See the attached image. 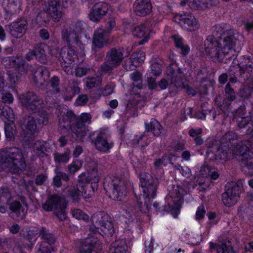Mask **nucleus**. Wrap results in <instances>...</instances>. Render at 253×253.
I'll return each mask as SVG.
<instances>
[{
    "mask_svg": "<svg viewBox=\"0 0 253 253\" xmlns=\"http://www.w3.org/2000/svg\"><path fill=\"white\" fill-rule=\"evenodd\" d=\"M91 118L90 114L82 113L80 116H77L72 112L68 111L62 118V126L64 128L69 127L72 132V141H83V138L88 130L86 124L90 123Z\"/></svg>",
    "mask_w": 253,
    "mask_h": 253,
    "instance_id": "f03ea898",
    "label": "nucleus"
},
{
    "mask_svg": "<svg viewBox=\"0 0 253 253\" xmlns=\"http://www.w3.org/2000/svg\"><path fill=\"white\" fill-rule=\"evenodd\" d=\"M132 33L134 37L141 39L139 41V44H143L147 42L150 38V30L144 24L135 27Z\"/></svg>",
    "mask_w": 253,
    "mask_h": 253,
    "instance_id": "393cba45",
    "label": "nucleus"
},
{
    "mask_svg": "<svg viewBox=\"0 0 253 253\" xmlns=\"http://www.w3.org/2000/svg\"><path fill=\"white\" fill-rule=\"evenodd\" d=\"M248 60H250L248 59V60H246L245 62V64H238L237 66H233L231 67L229 69V75L230 76L229 81L230 82H231L232 83H235L239 82H244V81H241L239 80L238 77V75L239 73V68L241 66L243 65H245L246 62H248Z\"/></svg>",
    "mask_w": 253,
    "mask_h": 253,
    "instance_id": "a19ab883",
    "label": "nucleus"
},
{
    "mask_svg": "<svg viewBox=\"0 0 253 253\" xmlns=\"http://www.w3.org/2000/svg\"><path fill=\"white\" fill-rule=\"evenodd\" d=\"M31 66L28 63H26L21 67L15 69L13 73H9V81L11 85L14 84L22 76L26 75L30 68Z\"/></svg>",
    "mask_w": 253,
    "mask_h": 253,
    "instance_id": "bb28decb",
    "label": "nucleus"
},
{
    "mask_svg": "<svg viewBox=\"0 0 253 253\" xmlns=\"http://www.w3.org/2000/svg\"><path fill=\"white\" fill-rule=\"evenodd\" d=\"M241 165L243 170L247 172V169H253V157L249 155H245L241 158Z\"/></svg>",
    "mask_w": 253,
    "mask_h": 253,
    "instance_id": "09e8293b",
    "label": "nucleus"
},
{
    "mask_svg": "<svg viewBox=\"0 0 253 253\" xmlns=\"http://www.w3.org/2000/svg\"><path fill=\"white\" fill-rule=\"evenodd\" d=\"M108 41L109 39L105 30L98 28L94 32L92 39V49L93 54L97 59L100 58L101 59L103 57V53H98L97 52L100 49L107 45Z\"/></svg>",
    "mask_w": 253,
    "mask_h": 253,
    "instance_id": "f8f14e48",
    "label": "nucleus"
},
{
    "mask_svg": "<svg viewBox=\"0 0 253 253\" xmlns=\"http://www.w3.org/2000/svg\"><path fill=\"white\" fill-rule=\"evenodd\" d=\"M140 186L142 189L143 195H139L137 190H133L137 204L140 211L146 212L151 206V199L154 198L159 184L157 178H154L148 172H143L139 174Z\"/></svg>",
    "mask_w": 253,
    "mask_h": 253,
    "instance_id": "f257e3e1",
    "label": "nucleus"
},
{
    "mask_svg": "<svg viewBox=\"0 0 253 253\" xmlns=\"http://www.w3.org/2000/svg\"><path fill=\"white\" fill-rule=\"evenodd\" d=\"M127 182L120 177L107 176L103 186L107 195L115 201H121L126 196Z\"/></svg>",
    "mask_w": 253,
    "mask_h": 253,
    "instance_id": "20e7f679",
    "label": "nucleus"
},
{
    "mask_svg": "<svg viewBox=\"0 0 253 253\" xmlns=\"http://www.w3.org/2000/svg\"><path fill=\"white\" fill-rule=\"evenodd\" d=\"M15 125L14 121L5 122L4 132L5 137L7 141H14L15 140L14 133L15 132Z\"/></svg>",
    "mask_w": 253,
    "mask_h": 253,
    "instance_id": "4c0bfd02",
    "label": "nucleus"
},
{
    "mask_svg": "<svg viewBox=\"0 0 253 253\" xmlns=\"http://www.w3.org/2000/svg\"><path fill=\"white\" fill-rule=\"evenodd\" d=\"M212 33L215 36L220 38L221 39V37H224L225 33H227L229 30H225L224 27L220 25L217 24L214 26L212 28Z\"/></svg>",
    "mask_w": 253,
    "mask_h": 253,
    "instance_id": "5fc2aeb1",
    "label": "nucleus"
},
{
    "mask_svg": "<svg viewBox=\"0 0 253 253\" xmlns=\"http://www.w3.org/2000/svg\"><path fill=\"white\" fill-rule=\"evenodd\" d=\"M44 11L55 22H59L63 16L62 7H68L66 0H44Z\"/></svg>",
    "mask_w": 253,
    "mask_h": 253,
    "instance_id": "9d476101",
    "label": "nucleus"
},
{
    "mask_svg": "<svg viewBox=\"0 0 253 253\" xmlns=\"http://www.w3.org/2000/svg\"><path fill=\"white\" fill-rule=\"evenodd\" d=\"M91 184H85L81 179L78 181L77 186H67L66 188L67 191L68 193V196L70 197L73 202L78 203L79 202L80 193H86L85 189L88 187H90L92 189V191L94 192L98 187V183L90 182Z\"/></svg>",
    "mask_w": 253,
    "mask_h": 253,
    "instance_id": "4468645a",
    "label": "nucleus"
},
{
    "mask_svg": "<svg viewBox=\"0 0 253 253\" xmlns=\"http://www.w3.org/2000/svg\"><path fill=\"white\" fill-rule=\"evenodd\" d=\"M124 49L120 47H113L106 53L103 63L100 67V71L103 74H110L118 68L124 59Z\"/></svg>",
    "mask_w": 253,
    "mask_h": 253,
    "instance_id": "0eeeda50",
    "label": "nucleus"
},
{
    "mask_svg": "<svg viewBox=\"0 0 253 253\" xmlns=\"http://www.w3.org/2000/svg\"><path fill=\"white\" fill-rule=\"evenodd\" d=\"M226 188L225 192L232 194L238 198L240 191L239 182L237 183L234 181L229 182L226 185Z\"/></svg>",
    "mask_w": 253,
    "mask_h": 253,
    "instance_id": "37998d69",
    "label": "nucleus"
},
{
    "mask_svg": "<svg viewBox=\"0 0 253 253\" xmlns=\"http://www.w3.org/2000/svg\"><path fill=\"white\" fill-rule=\"evenodd\" d=\"M38 125H47L48 123V115L44 110H39L37 114H33Z\"/></svg>",
    "mask_w": 253,
    "mask_h": 253,
    "instance_id": "49530a36",
    "label": "nucleus"
},
{
    "mask_svg": "<svg viewBox=\"0 0 253 253\" xmlns=\"http://www.w3.org/2000/svg\"><path fill=\"white\" fill-rule=\"evenodd\" d=\"M73 216L78 219H83L84 221H88L89 220V216L86 214L84 213L80 209H74L72 211Z\"/></svg>",
    "mask_w": 253,
    "mask_h": 253,
    "instance_id": "bf43d9fd",
    "label": "nucleus"
},
{
    "mask_svg": "<svg viewBox=\"0 0 253 253\" xmlns=\"http://www.w3.org/2000/svg\"><path fill=\"white\" fill-rule=\"evenodd\" d=\"M145 59V54L142 51L137 52L126 61V70H133L134 68L143 63Z\"/></svg>",
    "mask_w": 253,
    "mask_h": 253,
    "instance_id": "cd10ccee",
    "label": "nucleus"
},
{
    "mask_svg": "<svg viewBox=\"0 0 253 253\" xmlns=\"http://www.w3.org/2000/svg\"><path fill=\"white\" fill-rule=\"evenodd\" d=\"M173 19L188 31H195L199 27L198 20L191 13L177 14L174 16Z\"/></svg>",
    "mask_w": 253,
    "mask_h": 253,
    "instance_id": "ddd939ff",
    "label": "nucleus"
},
{
    "mask_svg": "<svg viewBox=\"0 0 253 253\" xmlns=\"http://www.w3.org/2000/svg\"><path fill=\"white\" fill-rule=\"evenodd\" d=\"M0 115L5 123L14 121V114L13 110L9 106L3 103H0Z\"/></svg>",
    "mask_w": 253,
    "mask_h": 253,
    "instance_id": "72a5a7b5",
    "label": "nucleus"
},
{
    "mask_svg": "<svg viewBox=\"0 0 253 253\" xmlns=\"http://www.w3.org/2000/svg\"><path fill=\"white\" fill-rule=\"evenodd\" d=\"M147 131L152 132L155 136H159L164 132V129L160 123L156 120L152 119L149 123L145 124Z\"/></svg>",
    "mask_w": 253,
    "mask_h": 253,
    "instance_id": "473e14b6",
    "label": "nucleus"
},
{
    "mask_svg": "<svg viewBox=\"0 0 253 253\" xmlns=\"http://www.w3.org/2000/svg\"><path fill=\"white\" fill-rule=\"evenodd\" d=\"M238 200V198L233 195L224 192L222 195V201L223 204L228 207L234 205Z\"/></svg>",
    "mask_w": 253,
    "mask_h": 253,
    "instance_id": "8fccbe9b",
    "label": "nucleus"
},
{
    "mask_svg": "<svg viewBox=\"0 0 253 253\" xmlns=\"http://www.w3.org/2000/svg\"><path fill=\"white\" fill-rule=\"evenodd\" d=\"M66 206L65 199L59 196L53 195L49 196L46 202L42 205L45 211H54V214L60 221L65 220L67 216L65 209Z\"/></svg>",
    "mask_w": 253,
    "mask_h": 253,
    "instance_id": "1a4fd4ad",
    "label": "nucleus"
},
{
    "mask_svg": "<svg viewBox=\"0 0 253 253\" xmlns=\"http://www.w3.org/2000/svg\"><path fill=\"white\" fill-rule=\"evenodd\" d=\"M14 69L22 66L27 63L24 58L22 56H17L11 60Z\"/></svg>",
    "mask_w": 253,
    "mask_h": 253,
    "instance_id": "680f3d73",
    "label": "nucleus"
},
{
    "mask_svg": "<svg viewBox=\"0 0 253 253\" xmlns=\"http://www.w3.org/2000/svg\"><path fill=\"white\" fill-rule=\"evenodd\" d=\"M13 198L8 188H2L0 190V202L2 203L8 204V201H11Z\"/></svg>",
    "mask_w": 253,
    "mask_h": 253,
    "instance_id": "603ef678",
    "label": "nucleus"
},
{
    "mask_svg": "<svg viewBox=\"0 0 253 253\" xmlns=\"http://www.w3.org/2000/svg\"><path fill=\"white\" fill-rule=\"evenodd\" d=\"M7 205L10 211L9 214L13 218L20 220L24 217L26 211L19 201L13 199L11 201H8Z\"/></svg>",
    "mask_w": 253,
    "mask_h": 253,
    "instance_id": "412c9836",
    "label": "nucleus"
},
{
    "mask_svg": "<svg viewBox=\"0 0 253 253\" xmlns=\"http://www.w3.org/2000/svg\"><path fill=\"white\" fill-rule=\"evenodd\" d=\"M19 10V5L15 3V1L9 3L6 10V13L5 16L6 20L10 19V16H9V14H15Z\"/></svg>",
    "mask_w": 253,
    "mask_h": 253,
    "instance_id": "864d4df0",
    "label": "nucleus"
},
{
    "mask_svg": "<svg viewBox=\"0 0 253 253\" xmlns=\"http://www.w3.org/2000/svg\"><path fill=\"white\" fill-rule=\"evenodd\" d=\"M77 57L75 48L71 46L63 47L59 53V60L62 66H66V63H72Z\"/></svg>",
    "mask_w": 253,
    "mask_h": 253,
    "instance_id": "4be33fe9",
    "label": "nucleus"
},
{
    "mask_svg": "<svg viewBox=\"0 0 253 253\" xmlns=\"http://www.w3.org/2000/svg\"><path fill=\"white\" fill-rule=\"evenodd\" d=\"M32 73L33 82L38 87L42 86L44 83L48 80L50 76L49 70L43 66L33 69Z\"/></svg>",
    "mask_w": 253,
    "mask_h": 253,
    "instance_id": "aec40b11",
    "label": "nucleus"
},
{
    "mask_svg": "<svg viewBox=\"0 0 253 253\" xmlns=\"http://www.w3.org/2000/svg\"><path fill=\"white\" fill-rule=\"evenodd\" d=\"M88 175L87 176V180L88 183H98L100 176L98 173L97 166L94 165L90 166L88 170Z\"/></svg>",
    "mask_w": 253,
    "mask_h": 253,
    "instance_id": "58836bf2",
    "label": "nucleus"
},
{
    "mask_svg": "<svg viewBox=\"0 0 253 253\" xmlns=\"http://www.w3.org/2000/svg\"><path fill=\"white\" fill-rule=\"evenodd\" d=\"M216 251L217 253H234L233 248L229 244H222L217 246Z\"/></svg>",
    "mask_w": 253,
    "mask_h": 253,
    "instance_id": "052dcab7",
    "label": "nucleus"
},
{
    "mask_svg": "<svg viewBox=\"0 0 253 253\" xmlns=\"http://www.w3.org/2000/svg\"><path fill=\"white\" fill-rule=\"evenodd\" d=\"M239 35L232 29L225 33L224 37L219 40L220 48L223 55V62L228 63L237 58V54L234 47L238 40Z\"/></svg>",
    "mask_w": 253,
    "mask_h": 253,
    "instance_id": "39448f33",
    "label": "nucleus"
},
{
    "mask_svg": "<svg viewBox=\"0 0 253 253\" xmlns=\"http://www.w3.org/2000/svg\"><path fill=\"white\" fill-rule=\"evenodd\" d=\"M53 157L56 163L58 164L66 163L70 159V151L69 150H67L62 153L55 152L53 154Z\"/></svg>",
    "mask_w": 253,
    "mask_h": 253,
    "instance_id": "a18cd8bd",
    "label": "nucleus"
},
{
    "mask_svg": "<svg viewBox=\"0 0 253 253\" xmlns=\"http://www.w3.org/2000/svg\"><path fill=\"white\" fill-rule=\"evenodd\" d=\"M39 233L40 236L43 240L41 243H45V247H49V249L54 250V248L52 246L55 244L56 241L55 236L49 233L44 227H42L40 229Z\"/></svg>",
    "mask_w": 253,
    "mask_h": 253,
    "instance_id": "c756f323",
    "label": "nucleus"
},
{
    "mask_svg": "<svg viewBox=\"0 0 253 253\" xmlns=\"http://www.w3.org/2000/svg\"><path fill=\"white\" fill-rule=\"evenodd\" d=\"M48 83L49 87L46 88L45 91V94L47 96H51L60 92V79L58 76H54Z\"/></svg>",
    "mask_w": 253,
    "mask_h": 253,
    "instance_id": "7c9ffc66",
    "label": "nucleus"
},
{
    "mask_svg": "<svg viewBox=\"0 0 253 253\" xmlns=\"http://www.w3.org/2000/svg\"><path fill=\"white\" fill-rule=\"evenodd\" d=\"M3 165L9 168L13 173L22 172L25 169L26 163L21 149L17 147L9 148Z\"/></svg>",
    "mask_w": 253,
    "mask_h": 253,
    "instance_id": "6e6552de",
    "label": "nucleus"
},
{
    "mask_svg": "<svg viewBox=\"0 0 253 253\" xmlns=\"http://www.w3.org/2000/svg\"><path fill=\"white\" fill-rule=\"evenodd\" d=\"M91 225L89 231L93 234L99 233L112 236L114 233L113 224L109 214L101 211L94 213L91 217Z\"/></svg>",
    "mask_w": 253,
    "mask_h": 253,
    "instance_id": "7ed1b4c3",
    "label": "nucleus"
},
{
    "mask_svg": "<svg viewBox=\"0 0 253 253\" xmlns=\"http://www.w3.org/2000/svg\"><path fill=\"white\" fill-rule=\"evenodd\" d=\"M94 133H92L89 136V139L92 141V142L95 145V148L98 151L102 152H107L112 147L113 143H109L107 139L101 133L97 134L96 137L92 139V135Z\"/></svg>",
    "mask_w": 253,
    "mask_h": 253,
    "instance_id": "5701e85b",
    "label": "nucleus"
},
{
    "mask_svg": "<svg viewBox=\"0 0 253 253\" xmlns=\"http://www.w3.org/2000/svg\"><path fill=\"white\" fill-rule=\"evenodd\" d=\"M100 246L99 241H95L83 245L80 250V253H97V248Z\"/></svg>",
    "mask_w": 253,
    "mask_h": 253,
    "instance_id": "c03bdc74",
    "label": "nucleus"
},
{
    "mask_svg": "<svg viewBox=\"0 0 253 253\" xmlns=\"http://www.w3.org/2000/svg\"><path fill=\"white\" fill-rule=\"evenodd\" d=\"M78 38V34L74 29L71 28L63 29L62 31V39L68 44L76 42Z\"/></svg>",
    "mask_w": 253,
    "mask_h": 253,
    "instance_id": "c9c22d12",
    "label": "nucleus"
},
{
    "mask_svg": "<svg viewBox=\"0 0 253 253\" xmlns=\"http://www.w3.org/2000/svg\"><path fill=\"white\" fill-rule=\"evenodd\" d=\"M235 121L238 127L240 128H245L247 125H249L252 121L251 117L246 116L243 118H238Z\"/></svg>",
    "mask_w": 253,
    "mask_h": 253,
    "instance_id": "4d7b16f0",
    "label": "nucleus"
},
{
    "mask_svg": "<svg viewBox=\"0 0 253 253\" xmlns=\"http://www.w3.org/2000/svg\"><path fill=\"white\" fill-rule=\"evenodd\" d=\"M9 34L15 38H21L26 32L28 21L24 18L18 19L6 26Z\"/></svg>",
    "mask_w": 253,
    "mask_h": 253,
    "instance_id": "dca6fc26",
    "label": "nucleus"
},
{
    "mask_svg": "<svg viewBox=\"0 0 253 253\" xmlns=\"http://www.w3.org/2000/svg\"><path fill=\"white\" fill-rule=\"evenodd\" d=\"M101 81L98 77L88 78L86 80V85L89 88H92L100 85Z\"/></svg>",
    "mask_w": 253,
    "mask_h": 253,
    "instance_id": "13d9d810",
    "label": "nucleus"
},
{
    "mask_svg": "<svg viewBox=\"0 0 253 253\" xmlns=\"http://www.w3.org/2000/svg\"><path fill=\"white\" fill-rule=\"evenodd\" d=\"M172 38L174 42L175 46L181 49V53L184 56L188 54L190 48L187 45L183 43L182 38L178 35L172 36Z\"/></svg>",
    "mask_w": 253,
    "mask_h": 253,
    "instance_id": "ea45409f",
    "label": "nucleus"
},
{
    "mask_svg": "<svg viewBox=\"0 0 253 253\" xmlns=\"http://www.w3.org/2000/svg\"><path fill=\"white\" fill-rule=\"evenodd\" d=\"M55 176L53 179V185L56 187H60L62 185L61 179L66 182L70 179V177L68 174L65 172L56 170L55 171Z\"/></svg>",
    "mask_w": 253,
    "mask_h": 253,
    "instance_id": "79ce46f5",
    "label": "nucleus"
},
{
    "mask_svg": "<svg viewBox=\"0 0 253 253\" xmlns=\"http://www.w3.org/2000/svg\"><path fill=\"white\" fill-rule=\"evenodd\" d=\"M126 248L125 241L122 240H117L111 244L109 253H126Z\"/></svg>",
    "mask_w": 253,
    "mask_h": 253,
    "instance_id": "e433bc0d",
    "label": "nucleus"
},
{
    "mask_svg": "<svg viewBox=\"0 0 253 253\" xmlns=\"http://www.w3.org/2000/svg\"><path fill=\"white\" fill-rule=\"evenodd\" d=\"M48 143L45 141L38 140L33 145V150L35 153L39 157H44L47 156V146Z\"/></svg>",
    "mask_w": 253,
    "mask_h": 253,
    "instance_id": "f704fd0d",
    "label": "nucleus"
},
{
    "mask_svg": "<svg viewBox=\"0 0 253 253\" xmlns=\"http://www.w3.org/2000/svg\"><path fill=\"white\" fill-rule=\"evenodd\" d=\"M238 76L239 80L247 82L241 87L239 96L244 99L250 97L253 93V62L248 60L245 65L240 66Z\"/></svg>",
    "mask_w": 253,
    "mask_h": 253,
    "instance_id": "423d86ee",
    "label": "nucleus"
},
{
    "mask_svg": "<svg viewBox=\"0 0 253 253\" xmlns=\"http://www.w3.org/2000/svg\"><path fill=\"white\" fill-rule=\"evenodd\" d=\"M205 51L214 62H223L220 42L213 35L208 36L204 42Z\"/></svg>",
    "mask_w": 253,
    "mask_h": 253,
    "instance_id": "9b49d317",
    "label": "nucleus"
},
{
    "mask_svg": "<svg viewBox=\"0 0 253 253\" xmlns=\"http://www.w3.org/2000/svg\"><path fill=\"white\" fill-rule=\"evenodd\" d=\"M225 93L226 98L230 101L234 100L236 98V95L234 89L231 87L229 83H227L225 87Z\"/></svg>",
    "mask_w": 253,
    "mask_h": 253,
    "instance_id": "6e6d98bb",
    "label": "nucleus"
},
{
    "mask_svg": "<svg viewBox=\"0 0 253 253\" xmlns=\"http://www.w3.org/2000/svg\"><path fill=\"white\" fill-rule=\"evenodd\" d=\"M150 0H136L133 4L135 13L139 16H145L151 12Z\"/></svg>",
    "mask_w": 253,
    "mask_h": 253,
    "instance_id": "b1692460",
    "label": "nucleus"
},
{
    "mask_svg": "<svg viewBox=\"0 0 253 253\" xmlns=\"http://www.w3.org/2000/svg\"><path fill=\"white\" fill-rule=\"evenodd\" d=\"M151 73L155 76H159L162 73L161 65L157 62H154L151 66Z\"/></svg>",
    "mask_w": 253,
    "mask_h": 253,
    "instance_id": "0e129e2a",
    "label": "nucleus"
},
{
    "mask_svg": "<svg viewBox=\"0 0 253 253\" xmlns=\"http://www.w3.org/2000/svg\"><path fill=\"white\" fill-rule=\"evenodd\" d=\"M90 70L89 67H77L75 69V75L78 77H82L85 76Z\"/></svg>",
    "mask_w": 253,
    "mask_h": 253,
    "instance_id": "774afa93",
    "label": "nucleus"
},
{
    "mask_svg": "<svg viewBox=\"0 0 253 253\" xmlns=\"http://www.w3.org/2000/svg\"><path fill=\"white\" fill-rule=\"evenodd\" d=\"M1 93L2 94L1 99L3 104L8 103L10 104L13 102V97L9 92H4V90L3 89L0 90Z\"/></svg>",
    "mask_w": 253,
    "mask_h": 253,
    "instance_id": "e2e57ef3",
    "label": "nucleus"
},
{
    "mask_svg": "<svg viewBox=\"0 0 253 253\" xmlns=\"http://www.w3.org/2000/svg\"><path fill=\"white\" fill-rule=\"evenodd\" d=\"M22 105L27 110L34 111L43 103V100L34 92L29 91L22 94Z\"/></svg>",
    "mask_w": 253,
    "mask_h": 253,
    "instance_id": "f3484780",
    "label": "nucleus"
},
{
    "mask_svg": "<svg viewBox=\"0 0 253 253\" xmlns=\"http://www.w3.org/2000/svg\"><path fill=\"white\" fill-rule=\"evenodd\" d=\"M34 50L36 54V59L42 63H46L48 59L46 54V50L48 49L49 54H51V50L47 45L40 42L36 44L34 46Z\"/></svg>",
    "mask_w": 253,
    "mask_h": 253,
    "instance_id": "a878e982",
    "label": "nucleus"
},
{
    "mask_svg": "<svg viewBox=\"0 0 253 253\" xmlns=\"http://www.w3.org/2000/svg\"><path fill=\"white\" fill-rule=\"evenodd\" d=\"M38 124L33 114L30 115L27 118L26 123V129L31 132H36L38 131Z\"/></svg>",
    "mask_w": 253,
    "mask_h": 253,
    "instance_id": "de8ad7c7",
    "label": "nucleus"
},
{
    "mask_svg": "<svg viewBox=\"0 0 253 253\" xmlns=\"http://www.w3.org/2000/svg\"><path fill=\"white\" fill-rule=\"evenodd\" d=\"M81 167V164L79 161H74L68 166V170L70 173L74 174Z\"/></svg>",
    "mask_w": 253,
    "mask_h": 253,
    "instance_id": "338daca9",
    "label": "nucleus"
},
{
    "mask_svg": "<svg viewBox=\"0 0 253 253\" xmlns=\"http://www.w3.org/2000/svg\"><path fill=\"white\" fill-rule=\"evenodd\" d=\"M218 0H193L189 3L190 7L194 10H204L217 4Z\"/></svg>",
    "mask_w": 253,
    "mask_h": 253,
    "instance_id": "c85d7f7f",
    "label": "nucleus"
},
{
    "mask_svg": "<svg viewBox=\"0 0 253 253\" xmlns=\"http://www.w3.org/2000/svg\"><path fill=\"white\" fill-rule=\"evenodd\" d=\"M217 107L224 113H226L230 109L231 101L224 98L221 101H218L217 98L215 99Z\"/></svg>",
    "mask_w": 253,
    "mask_h": 253,
    "instance_id": "3c124183",
    "label": "nucleus"
},
{
    "mask_svg": "<svg viewBox=\"0 0 253 253\" xmlns=\"http://www.w3.org/2000/svg\"><path fill=\"white\" fill-rule=\"evenodd\" d=\"M238 138V135L233 131H228L226 132L223 138L227 142H233Z\"/></svg>",
    "mask_w": 253,
    "mask_h": 253,
    "instance_id": "69168bd1",
    "label": "nucleus"
},
{
    "mask_svg": "<svg viewBox=\"0 0 253 253\" xmlns=\"http://www.w3.org/2000/svg\"><path fill=\"white\" fill-rule=\"evenodd\" d=\"M167 75L170 80L169 86L172 88H178L183 86L181 78L182 72L176 65L172 64L167 68Z\"/></svg>",
    "mask_w": 253,
    "mask_h": 253,
    "instance_id": "a211bd4d",
    "label": "nucleus"
},
{
    "mask_svg": "<svg viewBox=\"0 0 253 253\" xmlns=\"http://www.w3.org/2000/svg\"><path fill=\"white\" fill-rule=\"evenodd\" d=\"M110 6L104 2H96L92 7L88 15L90 20L98 22L107 13Z\"/></svg>",
    "mask_w": 253,
    "mask_h": 253,
    "instance_id": "6ab92c4d",
    "label": "nucleus"
},
{
    "mask_svg": "<svg viewBox=\"0 0 253 253\" xmlns=\"http://www.w3.org/2000/svg\"><path fill=\"white\" fill-rule=\"evenodd\" d=\"M252 149H253L252 145L247 140L237 144L233 150V153L235 155L241 156L243 158L244 155H249L247 152Z\"/></svg>",
    "mask_w": 253,
    "mask_h": 253,
    "instance_id": "2f4dec72",
    "label": "nucleus"
},
{
    "mask_svg": "<svg viewBox=\"0 0 253 253\" xmlns=\"http://www.w3.org/2000/svg\"><path fill=\"white\" fill-rule=\"evenodd\" d=\"M183 189L178 186L173 189L171 194V197L173 199L174 205L171 207L169 205H165L164 206V210L166 211H169L175 218L177 217L180 212L181 206L183 201Z\"/></svg>",
    "mask_w": 253,
    "mask_h": 253,
    "instance_id": "2eb2a0df",
    "label": "nucleus"
}]
</instances>
